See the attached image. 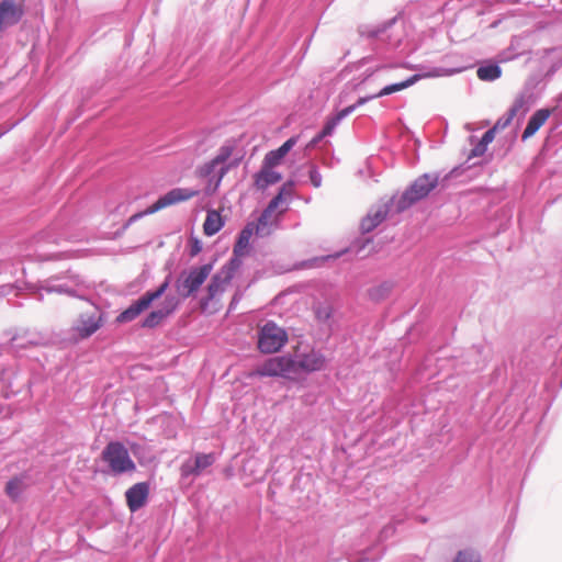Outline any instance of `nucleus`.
<instances>
[{
    "mask_svg": "<svg viewBox=\"0 0 562 562\" xmlns=\"http://www.w3.org/2000/svg\"><path fill=\"white\" fill-rule=\"evenodd\" d=\"M495 132H496V131H495L494 128H491V130L486 131V132L484 133V135L482 136L481 143H482L483 145H485V146H486L487 144H490V143L494 139V134H495Z\"/></svg>",
    "mask_w": 562,
    "mask_h": 562,
    "instance_id": "nucleus-34",
    "label": "nucleus"
},
{
    "mask_svg": "<svg viewBox=\"0 0 562 562\" xmlns=\"http://www.w3.org/2000/svg\"><path fill=\"white\" fill-rule=\"evenodd\" d=\"M477 77L484 81H493L502 76V69L497 65L480 67L476 71Z\"/></svg>",
    "mask_w": 562,
    "mask_h": 562,
    "instance_id": "nucleus-26",
    "label": "nucleus"
},
{
    "mask_svg": "<svg viewBox=\"0 0 562 562\" xmlns=\"http://www.w3.org/2000/svg\"><path fill=\"white\" fill-rule=\"evenodd\" d=\"M199 190H192L189 188H175L168 191L165 195L160 196L154 204L148 206L145 211L132 215L128 218L127 224L133 223L134 221L140 218L144 215H150L170 205L191 200L192 198L199 195Z\"/></svg>",
    "mask_w": 562,
    "mask_h": 562,
    "instance_id": "nucleus-9",
    "label": "nucleus"
},
{
    "mask_svg": "<svg viewBox=\"0 0 562 562\" xmlns=\"http://www.w3.org/2000/svg\"><path fill=\"white\" fill-rule=\"evenodd\" d=\"M239 262L237 259H232L228 263L224 265L221 270L214 274L207 285V294L201 302L203 311L216 312L218 307L210 308L212 301L218 300L225 292L227 285L231 283Z\"/></svg>",
    "mask_w": 562,
    "mask_h": 562,
    "instance_id": "nucleus-2",
    "label": "nucleus"
},
{
    "mask_svg": "<svg viewBox=\"0 0 562 562\" xmlns=\"http://www.w3.org/2000/svg\"><path fill=\"white\" fill-rule=\"evenodd\" d=\"M169 281L166 280L164 283L159 285L155 291H148L144 295H142L138 300H136L133 304H131L126 310L120 313L116 317L117 323H128L138 317L143 312L149 308L151 303L159 299L168 289Z\"/></svg>",
    "mask_w": 562,
    "mask_h": 562,
    "instance_id": "nucleus-10",
    "label": "nucleus"
},
{
    "mask_svg": "<svg viewBox=\"0 0 562 562\" xmlns=\"http://www.w3.org/2000/svg\"><path fill=\"white\" fill-rule=\"evenodd\" d=\"M338 256H339V255L337 254V255H334V256L322 257V258H321V260H322V261H325V260H327V259H329V258H334V259H335V258H338Z\"/></svg>",
    "mask_w": 562,
    "mask_h": 562,
    "instance_id": "nucleus-39",
    "label": "nucleus"
},
{
    "mask_svg": "<svg viewBox=\"0 0 562 562\" xmlns=\"http://www.w3.org/2000/svg\"><path fill=\"white\" fill-rule=\"evenodd\" d=\"M104 324L101 310L90 301H85L74 322L71 330L80 339H87L97 333Z\"/></svg>",
    "mask_w": 562,
    "mask_h": 562,
    "instance_id": "nucleus-1",
    "label": "nucleus"
},
{
    "mask_svg": "<svg viewBox=\"0 0 562 562\" xmlns=\"http://www.w3.org/2000/svg\"><path fill=\"white\" fill-rule=\"evenodd\" d=\"M102 460L114 474L134 472L136 464L130 457L128 450L120 441L109 442L101 453Z\"/></svg>",
    "mask_w": 562,
    "mask_h": 562,
    "instance_id": "nucleus-4",
    "label": "nucleus"
},
{
    "mask_svg": "<svg viewBox=\"0 0 562 562\" xmlns=\"http://www.w3.org/2000/svg\"><path fill=\"white\" fill-rule=\"evenodd\" d=\"M333 314V307L330 305H321L316 308L315 315L319 321H327Z\"/></svg>",
    "mask_w": 562,
    "mask_h": 562,
    "instance_id": "nucleus-31",
    "label": "nucleus"
},
{
    "mask_svg": "<svg viewBox=\"0 0 562 562\" xmlns=\"http://www.w3.org/2000/svg\"><path fill=\"white\" fill-rule=\"evenodd\" d=\"M371 97L367 98H360L356 104L349 105L341 111H339L334 117L327 121L322 132L318 134V138H324L325 136H328L331 134L336 125L348 114L352 113L357 106L364 104L367 101H369Z\"/></svg>",
    "mask_w": 562,
    "mask_h": 562,
    "instance_id": "nucleus-19",
    "label": "nucleus"
},
{
    "mask_svg": "<svg viewBox=\"0 0 562 562\" xmlns=\"http://www.w3.org/2000/svg\"><path fill=\"white\" fill-rule=\"evenodd\" d=\"M233 150H234L233 146L224 145L218 149L216 156L213 158L214 162H217L220 165V169L217 172V183H220L222 181V179L224 178V176L227 173V171L231 168V165L227 164V160L233 155Z\"/></svg>",
    "mask_w": 562,
    "mask_h": 562,
    "instance_id": "nucleus-21",
    "label": "nucleus"
},
{
    "mask_svg": "<svg viewBox=\"0 0 562 562\" xmlns=\"http://www.w3.org/2000/svg\"><path fill=\"white\" fill-rule=\"evenodd\" d=\"M290 186H283L279 193L269 202L268 206L263 210L262 214L258 218V223L255 224L256 234L265 236L270 234L271 226L277 222L278 216L274 214L279 206L283 205L286 201L284 195L290 196Z\"/></svg>",
    "mask_w": 562,
    "mask_h": 562,
    "instance_id": "nucleus-11",
    "label": "nucleus"
},
{
    "mask_svg": "<svg viewBox=\"0 0 562 562\" xmlns=\"http://www.w3.org/2000/svg\"><path fill=\"white\" fill-rule=\"evenodd\" d=\"M322 138H318V135L312 139L310 146H314L315 144H317Z\"/></svg>",
    "mask_w": 562,
    "mask_h": 562,
    "instance_id": "nucleus-38",
    "label": "nucleus"
},
{
    "mask_svg": "<svg viewBox=\"0 0 562 562\" xmlns=\"http://www.w3.org/2000/svg\"><path fill=\"white\" fill-rule=\"evenodd\" d=\"M201 251V246L198 240L194 241L191 248V256H196Z\"/></svg>",
    "mask_w": 562,
    "mask_h": 562,
    "instance_id": "nucleus-36",
    "label": "nucleus"
},
{
    "mask_svg": "<svg viewBox=\"0 0 562 562\" xmlns=\"http://www.w3.org/2000/svg\"><path fill=\"white\" fill-rule=\"evenodd\" d=\"M310 180L315 188H318L322 184V176L315 168L310 170Z\"/></svg>",
    "mask_w": 562,
    "mask_h": 562,
    "instance_id": "nucleus-32",
    "label": "nucleus"
},
{
    "mask_svg": "<svg viewBox=\"0 0 562 562\" xmlns=\"http://www.w3.org/2000/svg\"><path fill=\"white\" fill-rule=\"evenodd\" d=\"M239 300H240V295H239V293H236L232 299V302L229 304V310H233L235 307V305L239 302Z\"/></svg>",
    "mask_w": 562,
    "mask_h": 562,
    "instance_id": "nucleus-37",
    "label": "nucleus"
},
{
    "mask_svg": "<svg viewBox=\"0 0 562 562\" xmlns=\"http://www.w3.org/2000/svg\"><path fill=\"white\" fill-rule=\"evenodd\" d=\"M149 485L145 482L136 483L130 487L126 493V503L131 512H136L142 508L148 498Z\"/></svg>",
    "mask_w": 562,
    "mask_h": 562,
    "instance_id": "nucleus-14",
    "label": "nucleus"
},
{
    "mask_svg": "<svg viewBox=\"0 0 562 562\" xmlns=\"http://www.w3.org/2000/svg\"><path fill=\"white\" fill-rule=\"evenodd\" d=\"M249 375L282 378L296 381L294 362L291 355L270 357L258 364Z\"/></svg>",
    "mask_w": 562,
    "mask_h": 562,
    "instance_id": "nucleus-3",
    "label": "nucleus"
},
{
    "mask_svg": "<svg viewBox=\"0 0 562 562\" xmlns=\"http://www.w3.org/2000/svg\"><path fill=\"white\" fill-rule=\"evenodd\" d=\"M218 169L220 165L217 162H214V159H211L209 162H205L203 166L199 168L198 175L203 178L214 177L217 179ZM218 184L220 183H217L216 181L215 187H217Z\"/></svg>",
    "mask_w": 562,
    "mask_h": 562,
    "instance_id": "nucleus-28",
    "label": "nucleus"
},
{
    "mask_svg": "<svg viewBox=\"0 0 562 562\" xmlns=\"http://www.w3.org/2000/svg\"><path fill=\"white\" fill-rule=\"evenodd\" d=\"M299 136H292L285 140L279 148L268 151L262 160V165L270 168H276L281 165L283 158L297 143Z\"/></svg>",
    "mask_w": 562,
    "mask_h": 562,
    "instance_id": "nucleus-15",
    "label": "nucleus"
},
{
    "mask_svg": "<svg viewBox=\"0 0 562 562\" xmlns=\"http://www.w3.org/2000/svg\"><path fill=\"white\" fill-rule=\"evenodd\" d=\"M485 147L486 146L480 142V144L473 149L472 156L482 155L485 151Z\"/></svg>",
    "mask_w": 562,
    "mask_h": 562,
    "instance_id": "nucleus-35",
    "label": "nucleus"
},
{
    "mask_svg": "<svg viewBox=\"0 0 562 562\" xmlns=\"http://www.w3.org/2000/svg\"><path fill=\"white\" fill-rule=\"evenodd\" d=\"M524 105L525 99L522 97L517 98L507 113L496 121L493 128L495 131L505 130L512 123L517 113L524 108Z\"/></svg>",
    "mask_w": 562,
    "mask_h": 562,
    "instance_id": "nucleus-22",
    "label": "nucleus"
},
{
    "mask_svg": "<svg viewBox=\"0 0 562 562\" xmlns=\"http://www.w3.org/2000/svg\"><path fill=\"white\" fill-rule=\"evenodd\" d=\"M25 487L26 485L24 483V480L22 477L14 476L10 481H8L4 492L12 501L15 502L24 492Z\"/></svg>",
    "mask_w": 562,
    "mask_h": 562,
    "instance_id": "nucleus-24",
    "label": "nucleus"
},
{
    "mask_svg": "<svg viewBox=\"0 0 562 562\" xmlns=\"http://www.w3.org/2000/svg\"><path fill=\"white\" fill-rule=\"evenodd\" d=\"M281 179V173L276 171L274 168L261 165L260 170L254 175V186L257 190L263 191L269 186L280 182Z\"/></svg>",
    "mask_w": 562,
    "mask_h": 562,
    "instance_id": "nucleus-16",
    "label": "nucleus"
},
{
    "mask_svg": "<svg viewBox=\"0 0 562 562\" xmlns=\"http://www.w3.org/2000/svg\"><path fill=\"white\" fill-rule=\"evenodd\" d=\"M453 562H481L480 555L473 550H461Z\"/></svg>",
    "mask_w": 562,
    "mask_h": 562,
    "instance_id": "nucleus-30",
    "label": "nucleus"
},
{
    "mask_svg": "<svg viewBox=\"0 0 562 562\" xmlns=\"http://www.w3.org/2000/svg\"><path fill=\"white\" fill-rule=\"evenodd\" d=\"M23 14L22 4H18L15 0H2L0 2V31L18 24Z\"/></svg>",
    "mask_w": 562,
    "mask_h": 562,
    "instance_id": "nucleus-12",
    "label": "nucleus"
},
{
    "mask_svg": "<svg viewBox=\"0 0 562 562\" xmlns=\"http://www.w3.org/2000/svg\"><path fill=\"white\" fill-rule=\"evenodd\" d=\"M391 290H392L391 284L383 283L381 285L372 288L369 291V295L374 301H381V300L385 299L390 294Z\"/></svg>",
    "mask_w": 562,
    "mask_h": 562,
    "instance_id": "nucleus-29",
    "label": "nucleus"
},
{
    "mask_svg": "<svg viewBox=\"0 0 562 562\" xmlns=\"http://www.w3.org/2000/svg\"><path fill=\"white\" fill-rule=\"evenodd\" d=\"M215 461V457L213 453H198L194 459V470L199 472V474L210 465H212Z\"/></svg>",
    "mask_w": 562,
    "mask_h": 562,
    "instance_id": "nucleus-27",
    "label": "nucleus"
},
{
    "mask_svg": "<svg viewBox=\"0 0 562 562\" xmlns=\"http://www.w3.org/2000/svg\"><path fill=\"white\" fill-rule=\"evenodd\" d=\"M418 79H419V76L414 75L405 81L386 86L379 93H376L374 95V98L387 95V94L401 91L403 89H406V88L411 87L412 85H414Z\"/></svg>",
    "mask_w": 562,
    "mask_h": 562,
    "instance_id": "nucleus-25",
    "label": "nucleus"
},
{
    "mask_svg": "<svg viewBox=\"0 0 562 562\" xmlns=\"http://www.w3.org/2000/svg\"><path fill=\"white\" fill-rule=\"evenodd\" d=\"M438 184V177L423 175L402 194L397 202L398 211H404L417 201L426 198Z\"/></svg>",
    "mask_w": 562,
    "mask_h": 562,
    "instance_id": "nucleus-7",
    "label": "nucleus"
},
{
    "mask_svg": "<svg viewBox=\"0 0 562 562\" xmlns=\"http://www.w3.org/2000/svg\"><path fill=\"white\" fill-rule=\"evenodd\" d=\"M291 356L294 362V372L296 379L301 374H308L312 372L321 371L326 367L325 356L321 351L308 346H297Z\"/></svg>",
    "mask_w": 562,
    "mask_h": 562,
    "instance_id": "nucleus-5",
    "label": "nucleus"
},
{
    "mask_svg": "<svg viewBox=\"0 0 562 562\" xmlns=\"http://www.w3.org/2000/svg\"><path fill=\"white\" fill-rule=\"evenodd\" d=\"M176 308V303L167 301L165 306L151 311L142 322L144 328H155L160 325Z\"/></svg>",
    "mask_w": 562,
    "mask_h": 562,
    "instance_id": "nucleus-18",
    "label": "nucleus"
},
{
    "mask_svg": "<svg viewBox=\"0 0 562 562\" xmlns=\"http://www.w3.org/2000/svg\"><path fill=\"white\" fill-rule=\"evenodd\" d=\"M213 266L211 263L192 268L188 272H182L176 281V290L181 297H189L195 293L211 274Z\"/></svg>",
    "mask_w": 562,
    "mask_h": 562,
    "instance_id": "nucleus-8",
    "label": "nucleus"
},
{
    "mask_svg": "<svg viewBox=\"0 0 562 562\" xmlns=\"http://www.w3.org/2000/svg\"><path fill=\"white\" fill-rule=\"evenodd\" d=\"M288 342V333L274 322H267L258 329L257 347L262 353H274Z\"/></svg>",
    "mask_w": 562,
    "mask_h": 562,
    "instance_id": "nucleus-6",
    "label": "nucleus"
},
{
    "mask_svg": "<svg viewBox=\"0 0 562 562\" xmlns=\"http://www.w3.org/2000/svg\"><path fill=\"white\" fill-rule=\"evenodd\" d=\"M390 206L387 203L373 205L360 222L362 233H370L376 228L387 216Z\"/></svg>",
    "mask_w": 562,
    "mask_h": 562,
    "instance_id": "nucleus-13",
    "label": "nucleus"
},
{
    "mask_svg": "<svg viewBox=\"0 0 562 562\" xmlns=\"http://www.w3.org/2000/svg\"><path fill=\"white\" fill-rule=\"evenodd\" d=\"M182 475L189 476V475H199V472H195L194 464L191 465L189 463H184L181 468Z\"/></svg>",
    "mask_w": 562,
    "mask_h": 562,
    "instance_id": "nucleus-33",
    "label": "nucleus"
},
{
    "mask_svg": "<svg viewBox=\"0 0 562 562\" xmlns=\"http://www.w3.org/2000/svg\"><path fill=\"white\" fill-rule=\"evenodd\" d=\"M254 233H256L255 223L247 224L239 233L238 239L233 249L235 257H241L248 252L249 241Z\"/></svg>",
    "mask_w": 562,
    "mask_h": 562,
    "instance_id": "nucleus-20",
    "label": "nucleus"
},
{
    "mask_svg": "<svg viewBox=\"0 0 562 562\" xmlns=\"http://www.w3.org/2000/svg\"><path fill=\"white\" fill-rule=\"evenodd\" d=\"M554 109H540L537 110L528 121V124L522 132L521 138L526 140L527 138L533 136L541 126L548 121L550 115L553 113Z\"/></svg>",
    "mask_w": 562,
    "mask_h": 562,
    "instance_id": "nucleus-17",
    "label": "nucleus"
},
{
    "mask_svg": "<svg viewBox=\"0 0 562 562\" xmlns=\"http://www.w3.org/2000/svg\"><path fill=\"white\" fill-rule=\"evenodd\" d=\"M224 221L220 212L215 210L207 211L206 218L203 224V232L206 236H213L221 231Z\"/></svg>",
    "mask_w": 562,
    "mask_h": 562,
    "instance_id": "nucleus-23",
    "label": "nucleus"
}]
</instances>
